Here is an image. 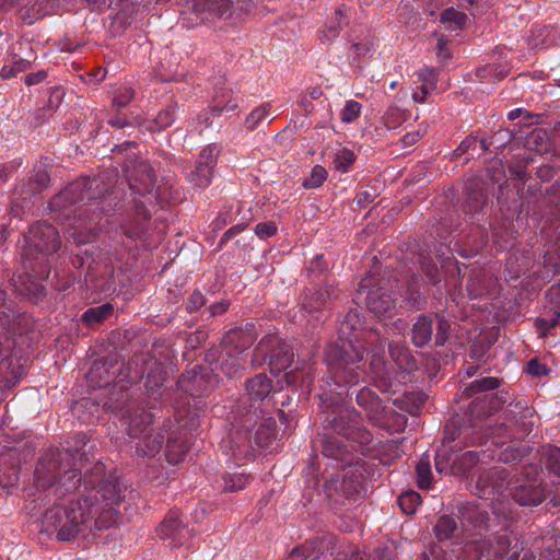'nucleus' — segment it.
I'll return each mask as SVG.
<instances>
[{"label":"nucleus","instance_id":"nucleus-1","mask_svg":"<svg viewBox=\"0 0 560 560\" xmlns=\"http://www.w3.org/2000/svg\"><path fill=\"white\" fill-rule=\"evenodd\" d=\"M91 495L82 494L77 500H61L49 508L43 517V532L56 534L61 541H69L92 533L94 503Z\"/></svg>","mask_w":560,"mask_h":560},{"label":"nucleus","instance_id":"nucleus-2","mask_svg":"<svg viewBox=\"0 0 560 560\" xmlns=\"http://www.w3.org/2000/svg\"><path fill=\"white\" fill-rule=\"evenodd\" d=\"M152 421V416L148 412H142L132 417L128 422V435L133 439L144 438L142 442L137 445L138 452L145 456H154L162 447L164 435L159 431L156 433L150 432L147 434L148 425Z\"/></svg>","mask_w":560,"mask_h":560},{"label":"nucleus","instance_id":"nucleus-3","mask_svg":"<svg viewBox=\"0 0 560 560\" xmlns=\"http://www.w3.org/2000/svg\"><path fill=\"white\" fill-rule=\"evenodd\" d=\"M96 184V179L80 178L71 183L57 196H55L49 207L52 211L65 212L69 206H74L79 201L90 200L92 198L90 190Z\"/></svg>","mask_w":560,"mask_h":560},{"label":"nucleus","instance_id":"nucleus-4","mask_svg":"<svg viewBox=\"0 0 560 560\" xmlns=\"http://www.w3.org/2000/svg\"><path fill=\"white\" fill-rule=\"evenodd\" d=\"M26 242L30 252L34 248L45 255L56 253L60 247L58 231L45 222L37 223L31 228Z\"/></svg>","mask_w":560,"mask_h":560},{"label":"nucleus","instance_id":"nucleus-5","mask_svg":"<svg viewBox=\"0 0 560 560\" xmlns=\"http://www.w3.org/2000/svg\"><path fill=\"white\" fill-rule=\"evenodd\" d=\"M156 533L172 548L185 545L191 537L190 529L183 524L177 512H170L156 528Z\"/></svg>","mask_w":560,"mask_h":560},{"label":"nucleus","instance_id":"nucleus-6","mask_svg":"<svg viewBox=\"0 0 560 560\" xmlns=\"http://www.w3.org/2000/svg\"><path fill=\"white\" fill-rule=\"evenodd\" d=\"M219 150L217 145L209 144L203 148L196 162L195 170L189 175V182L199 188H206L211 184Z\"/></svg>","mask_w":560,"mask_h":560},{"label":"nucleus","instance_id":"nucleus-7","mask_svg":"<svg viewBox=\"0 0 560 560\" xmlns=\"http://www.w3.org/2000/svg\"><path fill=\"white\" fill-rule=\"evenodd\" d=\"M374 283L372 277H365L359 284L360 292H366V306L377 316H390L395 310V299L387 294L383 289L372 290Z\"/></svg>","mask_w":560,"mask_h":560},{"label":"nucleus","instance_id":"nucleus-8","mask_svg":"<svg viewBox=\"0 0 560 560\" xmlns=\"http://www.w3.org/2000/svg\"><path fill=\"white\" fill-rule=\"evenodd\" d=\"M375 44L369 32H354L348 39L347 57L351 66L360 67L374 50Z\"/></svg>","mask_w":560,"mask_h":560},{"label":"nucleus","instance_id":"nucleus-9","mask_svg":"<svg viewBox=\"0 0 560 560\" xmlns=\"http://www.w3.org/2000/svg\"><path fill=\"white\" fill-rule=\"evenodd\" d=\"M510 495H512L520 505H538L545 499L540 481L536 478L528 479L522 483L515 481V483L510 487Z\"/></svg>","mask_w":560,"mask_h":560},{"label":"nucleus","instance_id":"nucleus-10","mask_svg":"<svg viewBox=\"0 0 560 560\" xmlns=\"http://www.w3.org/2000/svg\"><path fill=\"white\" fill-rule=\"evenodd\" d=\"M354 358L341 357L332 366L334 382L339 386L355 385L359 382V375L354 373L352 365L363 360V351L353 349Z\"/></svg>","mask_w":560,"mask_h":560},{"label":"nucleus","instance_id":"nucleus-11","mask_svg":"<svg viewBox=\"0 0 560 560\" xmlns=\"http://www.w3.org/2000/svg\"><path fill=\"white\" fill-rule=\"evenodd\" d=\"M417 81L413 82L411 97L415 103H423L429 94L436 89L438 77L432 68L423 67L415 73Z\"/></svg>","mask_w":560,"mask_h":560},{"label":"nucleus","instance_id":"nucleus-12","mask_svg":"<svg viewBox=\"0 0 560 560\" xmlns=\"http://www.w3.org/2000/svg\"><path fill=\"white\" fill-rule=\"evenodd\" d=\"M60 458V454L58 455ZM60 474L59 459L55 456H44L35 469V482L38 488L46 489L55 485Z\"/></svg>","mask_w":560,"mask_h":560},{"label":"nucleus","instance_id":"nucleus-13","mask_svg":"<svg viewBox=\"0 0 560 560\" xmlns=\"http://www.w3.org/2000/svg\"><path fill=\"white\" fill-rule=\"evenodd\" d=\"M84 495H91L94 503L92 513V530L94 528L98 530L107 529L117 524L119 515L117 511L112 506L113 504L105 503L102 505L98 502L96 494L84 493Z\"/></svg>","mask_w":560,"mask_h":560},{"label":"nucleus","instance_id":"nucleus-14","mask_svg":"<svg viewBox=\"0 0 560 560\" xmlns=\"http://www.w3.org/2000/svg\"><path fill=\"white\" fill-rule=\"evenodd\" d=\"M495 287L497 280L485 270L474 271L467 282V291L472 299L494 292Z\"/></svg>","mask_w":560,"mask_h":560},{"label":"nucleus","instance_id":"nucleus-15","mask_svg":"<svg viewBox=\"0 0 560 560\" xmlns=\"http://www.w3.org/2000/svg\"><path fill=\"white\" fill-rule=\"evenodd\" d=\"M141 177L132 174L128 177L129 187L138 195L144 196L151 194L154 188L155 177L151 168L147 165H140Z\"/></svg>","mask_w":560,"mask_h":560},{"label":"nucleus","instance_id":"nucleus-16","mask_svg":"<svg viewBox=\"0 0 560 560\" xmlns=\"http://www.w3.org/2000/svg\"><path fill=\"white\" fill-rule=\"evenodd\" d=\"M74 223L71 224L73 231L71 232V236L77 244H85L91 242L95 236V229L93 226L94 215L89 220L83 218L80 213L78 217H74Z\"/></svg>","mask_w":560,"mask_h":560},{"label":"nucleus","instance_id":"nucleus-17","mask_svg":"<svg viewBox=\"0 0 560 560\" xmlns=\"http://www.w3.org/2000/svg\"><path fill=\"white\" fill-rule=\"evenodd\" d=\"M433 324L428 316H419L412 327V342L416 347L428 345L432 338Z\"/></svg>","mask_w":560,"mask_h":560},{"label":"nucleus","instance_id":"nucleus-18","mask_svg":"<svg viewBox=\"0 0 560 560\" xmlns=\"http://www.w3.org/2000/svg\"><path fill=\"white\" fill-rule=\"evenodd\" d=\"M86 493L101 494L107 504H118L122 500V487L117 480H106L98 490L90 489Z\"/></svg>","mask_w":560,"mask_h":560},{"label":"nucleus","instance_id":"nucleus-19","mask_svg":"<svg viewBox=\"0 0 560 560\" xmlns=\"http://www.w3.org/2000/svg\"><path fill=\"white\" fill-rule=\"evenodd\" d=\"M275 387L271 384V380L265 374H258L247 382L246 390L250 398L262 400L265 399Z\"/></svg>","mask_w":560,"mask_h":560},{"label":"nucleus","instance_id":"nucleus-20","mask_svg":"<svg viewBox=\"0 0 560 560\" xmlns=\"http://www.w3.org/2000/svg\"><path fill=\"white\" fill-rule=\"evenodd\" d=\"M293 354L289 349L280 348L275 350L270 355V372L275 376H279L282 370H287L292 363Z\"/></svg>","mask_w":560,"mask_h":560},{"label":"nucleus","instance_id":"nucleus-21","mask_svg":"<svg viewBox=\"0 0 560 560\" xmlns=\"http://www.w3.org/2000/svg\"><path fill=\"white\" fill-rule=\"evenodd\" d=\"M389 352L392 359L400 369L410 371L416 366V361L406 346L390 345Z\"/></svg>","mask_w":560,"mask_h":560},{"label":"nucleus","instance_id":"nucleus-22","mask_svg":"<svg viewBox=\"0 0 560 560\" xmlns=\"http://www.w3.org/2000/svg\"><path fill=\"white\" fill-rule=\"evenodd\" d=\"M114 312V307L112 304L106 303L100 306L91 307L86 310L82 315V320L91 326L93 324L100 323L103 319L109 317Z\"/></svg>","mask_w":560,"mask_h":560},{"label":"nucleus","instance_id":"nucleus-23","mask_svg":"<svg viewBox=\"0 0 560 560\" xmlns=\"http://www.w3.org/2000/svg\"><path fill=\"white\" fill-rule=\"evenodd\" d=\"M187 450L188 446L184 441L179 439L170 440L166 444L165 451L167 462L173 465L180 463L184 459Z\"/></svg>","mask_w":560,"mask_h":560},{"label":"nucleus","instance_id":"nucleus-24","mask_svg":"<svg viewBox=\"0 0 560 560\" xmlns=\"http://www.w3.org/2000/svg\"><path fill=\"white\" fill-rule=\"evenodd\" d=\"M271 105L269 103L259 105L253 109L245 118V126L249 130L256 129L261 122H264L270 116Z\"/></svg>","mask_w":560,"mask_h":560},{"label":"nucleus","instance_id":"nucleus-25","mask_svg":"<svg viewBox=\"0 0 560 560\" xmlns=\"http://www.w3.org/2000/svg\"><path fill=\"white\" fill-rule=\"evenodd\" d=\"M177 106L175 104L167 105L163 110L159 112L153 120L154 126H148L151 131H156L170 127L175 120Z\"/></svg>","mask_w":560,"mask_h":560},{"label":"nucleus","instance_id":"nucleus-26","mask_svg":"<svg viewBox=\"0 0 560 560\" xmlns=\"http://www.w3.org/2000/svg\"><path fill=\"white\" fill-rule=\"evenodd\" d=\"M465 21L466 14L453 8L444 10L441 14V22L445 25L446 28L451 31L460 28Z\"/></svg>","mask_w":560,"mask_h":560},{"label":"nucleus","instance_id":"nucleus-27","mask_svg":"<svg viewBox=\"0 0 560 560\" xmlns=\"http://www.w3.org/2000/svg\"><path fill=\"white\" fill-rule=\"evenodd\" d=\"M382 119L387 129H396L406 121L407 113L399 107L392 106L386 110Z\"/></svg>","mask_w":560,"mask_h":560},{"label":"nucleus","instance_id":"nucleus-28","mask_svg":"<svg viewBox=\"0 0 560 560\" xmlns=\"http://www.w3.org/2000/svg\"><path fill=\"white\" fill-rule=\"evenodd\" d=\"M358 404L366 410L378 412L381 409L380 398L369 388L361 389L357 395Z\"/></svg>","mask_w":560,"mask_h":560},{"label":"nucleus","instance_id":"nucleus-29","mask_svg":"<svg viewBox=\"0 0 560 560\" xmlns=\"http://www.w3.org/2000/svg\"><path fill=\"white\" fill-rule=\"evenodd\" d=\"M354 161L355 154L353 153V151L347 148H341L335 154L334 165L337 171L341 173H347Z\"/></svg>","mask_w":560,"mask_h":560},{"label":"nucleus","instance_id":"nucleus-30","mask_svg":"<svg viewBox=\"0 0 560 560\" xmlns=\"http://www.w3.org/2000/svg\"><path fill=\"white\" fill-rule=\"evenodd\" d=\"M420 503V494L416 491H407L398 498V504L406 514H413Z\"/></svg>","mask_w":560,"mask_h":560},{"label":"nucleus","instance_id":"nucleus-31","mask_svg":"<svg viewBox=\"0 0 560 560\" xmlns=\"http://www.w3.org/2000/svg\"><path fill=\"white\" fill-rule=\"evenodd\" d=\"M31 67V62L20 58L12 62L5 63L0 70V77L2 79H11L16 74L26 71Z\"/></svg>","mask_w":560,"mask_h":560},{"label":"nucleus","instance_id":"nucleus-32","mask_svg":"<svg viewBox=\"0 0 560 560\" xmlns=\"http://www.w3.org/2000/svg\"><path fill=\"white\" fill-rule=\"evenodd\" d=\"M455 529L456 522L453 517L448 515L441 516L434 528L435 535L438 536L439 539L450 538Z\"/></svg>","mask_w":560,"mask_h":560},{"label":"nucleus","instance_id":"nucleus-33","mask_svg":"<svg viewBox=\"0 0 560 560\" xmlns=\"http://www.w3.org/2000/svg\"><path fill=\"white\" fill-rule=\"evenodd\" d=\"M327 179V171L322 165H315L310 176L303 182L304 188H318Z\"/></svg>","mask_w":560,"mask_h":560},{"label":"nucleus","instance_id":"nucleus-34","mask_svg":"<svg viewBox=\"0 0 560 560\" xmlns=\"http://www.w3.org/2000/svg\"><path fill=\"white\" fill-rule=\"evenodd\" d=\"M361 104L354 100L346 102L343 108L340 112V119L342 122L350 124L359 118L361 114Z\"/></svg>","mask_w":560,"mask_h":560},{"label":"nucleus","instance_id":"nucleus-35","mask_svg":"<svg viewBox=\"0 0 560 560\" xmlns=\"http://www.w3.org/2000/svg\"><path fill=\"white\" fill-rule=\"evenodd\" d=\"M224 490L236 492L243 490L248 483V477L244 474H232L224 477Z\"/></svg>","mask_w":560,"mask_h":560},{"label":"nucleus","instance_id":"nucleus-36","mask_svg":"<svg viewBox=\"0 0 560 560\" xmlns=\"http://www.w3.org/2000/svg\"><path fill=\"white\" fill-rule=\"evenodd\" d=\"M418 487L429 489L431 487L432 472L428 460H420L416 467Z\"/></svg>","mask_w":560,"mask_h":560},{"label":"nucleus","instance_id":"nucleus-37","mask_svg":"<svg viewBox=\"0 0 560 560\" xmlns=\"http://www.w3.org/2000/svg\"><path fill=\"white\" fill-rule=\"evenodd\" d=\"M342 18V13L340 11H336L335 19L330 21L329 24H327L320 32L322 35L319 38L323 43H328L338 35Z\"/></svg>","mask_w":560,"mask_h":560},{"label":"nucleus","instance_id":"nucleus-38","mask_svg":"<svg viewBox=\"0 0 560 560\" xmlns=\"http://www.w3.org/2000/svg\"><path fill=\"white\" fill-rule=\"evenodd\" d=\"M80 474L75 469L65 470L61 476H59V483L66 491L70 492L78 488L80 482Z\"/></svg>","mask_w":560,"mask_h":560},{"label":"nucleus","instance_id":"nucleus-39","mask_svg":"<svg viewBox=\"0 0 560 560\" xmlns=\"http://www.w3.org/2000/svg\"><path fill=\"white\" fill-rule=\"evenodd\" d=\"M499 385H500L499 378L492 377V376H487V377H482V378H478V380L474 381L469 385V389L474 393L486 392V390H491V389L498 388Z\"/></svg>","mask_w":560,"mask_h":560},{"label":"nucleus","instance_id":"nucleus-40","mask_svg":"<svg viewBox=\"0 0 560 560\" xmlns=\"http://www.w3.org/2000/svg\"><path fill=\"white\" fill-rule=\"evenodd\" d=\"M526 454L527 450L525 447L509 445L500 453V459L510 463L523 458Z\"/></svg>","mask_w":560,"mask_h":560},{"label":"nucleus","instance_id":"nucleus-41","mask_svg":"<svg viewBox=\"0 0 560 560\" xmlns=\"http://www.w3.org/2000/svg\"><path fill=\"white\" fill-rule=\"evenodd\" d=\"M283 377H284L287 385H292V386L305 385L306 387L310 385L308 378L305 377L304 370H300V369L291 370L289 372H285Z\"/></svg>","mask_w":560,"mask_h":560},{"label":"nucleus","instance_id":"nucleus-42","mask_svg":"<svg viewBox=\"0 0 560 560\" xmlns=\"http://www.w3.org/2000/svg\"><path fill=\"white\" fill-rule=\"evenodd\" d=\"M325 305L326 301L324 300V294L320 292H316L311 296L306 295L303 300V307L310 313L320 310Z\"/></svg>","mask_w":560,"mask_h":560},{"label":"nucleus","instance_id":"nucleus-43","mask_svg":"<svg viewBox=\"0 0 560 560\" xmlns=\"http://www.w3.org/2000/svg\"><path fill=\"white\" fill-rule=\"evenodd\" d=\"M546 465L548 469L556 475L560 474V448L550 447L546 455Z\"/></svg>","mask_w":560,"mask_h":560},{"label":"nucleus","instance_id":"nucleus-44","mask_svg":"<svg viewBox=\"0 0 560 560\" xmlns=\"http://www.w3.org/2000/svg\"><path fill=\"white\" fill-rule=\"evenodd\" d=\"M244 364H245V361L240 358V357H235V358H231V361L229 360H224L221 362V370L222 372L231 377L233 376L240 369H243L244 368Z\"/></svg>","mask_w":560,"mask_h":560},{"label":"nucleus","instance_id":"nucleus-45","mask_svg":"<svg viewBox=\"0 0 560 560\" xmlns=\"http://www.w3.org/2000/svg\"><path fill=\"white\" fill-rule=\"evenodd\" d=\"M231 0H211L207 10L213 11L218 16L231 14Z\"/></svg>","mask_w":560,"mask_h":560},{"label":"nucleus","instance_id":"nucleus-46","mask_svg":"<svg viewBox=\"0 0 560 560\" xmlns=\"http://www.w3.org/2000/svg\"><path fill=\"white\" fill-rule=\"evenodd\" d=\"M255 233L260 238H268L277 233V226L272 222H261L256 225Z\"/></svg>","mask_w":560,"mask_h":560},{"label":"nucleus","instance_id":"nucleus-47","mask_svg":"<svg viewBox=\"0 0 560 560\" xmlns=\"http://www.w3.org/2000/svg\"><path fill=\"white\" fill-rule=\"evenodd\" d=\"M438 326H436V335L435 340L438 345H444L447 338V332L450 329V325L446 319L443 317L436 316Z\"/></svg>","mask_w":560,"mask_h":560},{"label":"nucleus","instance_id":"nucleus-48","mask_svg":"<svg viewBox=\"0 0 560 560\" xmlns=\"http://www.w3.org/2000/svg\"><path fill=\"white\" fill-rule=\"evenodd\" d=\"M135 96L133 90L130 88H124L120 92L114 97V104L118 107L126 106Z\"/></svg>","mask_w":560,"mask_h":560},{"label":"nucleus","instance_id":"nucleus-49","mask_svg":"<svg viewBox=\"0 0 560 560\" xmlns=\"http://www.w3.org/2000/svg\"><path fill=\"white\" fill-rule=\"evenodd\" d=\"M549 372L546 364L540 363L537 359H532L527 363V373L534 376H542Z\"/></svg>","mask_w":560,"mask_h":560},{"label":"nucleus","instance_id":"nucleus-50","mask_svg":"<svg viewBox=\"0 0 560 560\" xmlns=\"http://www.w3.org/2000/svg\"><path fill=\"white\" fill-rule=\"evenodd\" d=\"M427 127L419 128L418 130L408 132L401 139L404 147H411L425 133Z\"/></svg>","mask_w":560,"mask_h":560},{"label":"nucleus","instance_id":"nucleus-51","mask_svg":"<svg viewBox=\"0 0 560 560\" xmlns=\"http://www.w3.org/2000/svg\"><path fill=\"white\" fill-rule=\"evenodd\" d=\"M385 362L382 357L373 355L371 360V370L375 374V376L383 378L386 376L384 371Z\"/></svg>","mask_w":560,"mask_h":560},{"label":"nucleus","instance_id":"nucleus-52","mask_svg":"<svg viewBox=\"0 0 560 560\" xmlns=\"http://www.w3.org/2000/svg\"><path fill=\"white\" fill-rule=\"evenodd\" d=\"M205 304L203 295L200 292H194L187 302V311L192 313Z\"/></svg>","mask_w":560,"mask_h":560},{"label":"nucleus","instance_id":"nucleus-53","mask_svg":"<svg viewBox=\"0 0 560 560\" xmlns=\"http://www.w3.org/2000/svg\"><path fill=\"white\" fill-rule=\"evenodd\" d=\"M237 103L233 100H229L224 105L217 103L212 106V112L215 115L221 114L222 112H234L237 108Z\"/></svg>","mask_w":560,"mask_h":560},{"label":"nucleus","instance_id":"nucleus-54","mask_svg":"<svg viewBox=\"0 0 560 560\" xmlns=\"http://www.w3.org/2000/svg\"><path fill=\"white\" fill-rule=\"evenodd\" d=\"M46 77V73L44 71H39L37 73H32V74H28L24 78V82L27 84V85H34V84H37L39 82H42Z\"/></svg>","mask_w":560,"mask_h":560},{"label":"nucleus","instance_id":"nucleus-55","mask_svg":"<svg viewBox=\"0 0 560 560\" xmlns=\"http://www.w3.org/2000/svg\"><path fill=\"white\" fill-rule=\"evenodd\" d=\"M229 307V304L225 302H219L210 306L211 315H220L224 313Z\"/></svg>","mask_w":560,"mask_h":560},{"label":"nucleus","instance_id":"nucleus-56","mask_svg":"<svg viewBox=\"0 0 560 560\" xmlns=\"http://www.w3.org/2000/svg\"><path fill=\"white\" fill-rule=\"evenodd\" d=\"M34 180L36 182L37 184V188H42L44 187L47 182H48V175L46 172H38L36 173V175L34 176Z\"/></svg>","mask_w":560,"mask_h":560},{"label":"nucleus","instance_id":"nucleus-57","mask_svg":"<svg viewBox=\"0 0 560 560\" xmlns=\"http://www.w3.org/2000/svg\"><path fill=\"white\" fill-rule=\"evenodd\" d=\"M323 453L326 455V456H329V457H338L339 454H340V448H337V450H334L330 445V443H326L324 445V450H323Z\"/></svg>","mask_w":560,"mask_h":560},{"label":"nucleus","instance_id":"nucleus-58","mask_svg":"<svg viewBox=\"0 0 560 560\" xmlns=\"http://www.w3.org/2000/svg\"><path fill=\"white\" fill-rule=\"evenodd\" d=\"M163 381H164V377L159 376V380L153 382V376L149 375L148 380H147V387H149L150 389L153 390V389L160 387L163 384Z\"/></svg>","mask_w":560,"mask_h":560},{"label":"nucleus","instance_id":"nucleus-59","mask_svg":"<svg viewBox=\"0 0 560 560\" xmlns=\"http://www.w3.org/2000/svg\"><path fill=\"white\" fill-rule=\"evenodd\" d=\"M25 292L38 296L43 292V287L38 283H33L32 287L25 289Z\"/></svg>","mask_w":560,"mask_h":560},{"label":"nucleus","instance_id":"nucleus-60","mask_svg":"<svg viewBox=\"0 0 560 560\" xmlns=\"http://www.w3.org/2000/svg\"><path fill=\"white\" fill-rule=\"evenodd\" d=\"M505 544H508V538L505 536L500 537L499 540H498L499 547L494 551L498 555V557H502L503 556L504 549H503V547L501 548V545L504 546Z\"/></svg>","mask_w":560,"mask_h":560},{"label":"nucleus","instance_id":"nucleus-61","mask_svg":"<svg viewBox=\"0 0 560 560\" xmlns=\"http://www.w3.org/2000/svg\"><path fill=\"white\" fill-rule=\"evenodd\" d=\"M521 553H522V560H534L535 559L534 553L528 549H522Z\"/></svg>","mask_w":560,"mask_h":560},{"label":"nucleus","instance_id":"nucleus-62","mask_svg":"<svg viewBox=\"0 0 560 560\" xmlns=\"http://www.w3.org/2000/svg\"><path fill=\"white\" fill-rule=\"evenodd\" d=\"M8 167L0 165V183L5 182L8 178Z\"/></svg>","mask_w":560,"mask_h":560},{"label":"nucleus","instance_id":"nucleus-63","mask_svg":"<svg viewBox=\"0 0 560 560\" xmlns=\"http://www.w3.org/2000/svg\"><path fill=\"white\" fill-rule=\"evenodd\" d=\"M241 335V331L238 330H235V331H231L228 336V340L229 342H233L236 338H238Z\"/></svg>","mask_w":560,"mask_h":560},{"label":"nucleus","instance_id":"nucleus-64","mask_svg":"<svg viewBox=\"0 0 560 560\" xmlns=\"http://www.w3.org/2000/svg\"><path fill=\"white\" fill-rule=\"evenodd\" d=\"M521 112L522 109L521 108H516V109H513L509 113V118L510 119H515L517 118L520 115H521Z\"/></svg>","mask_w":560,"mask_h":560}]
</instances>
